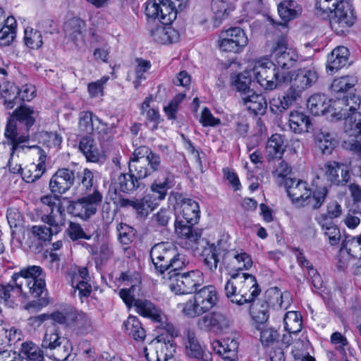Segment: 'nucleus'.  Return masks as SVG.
<instances>
[{
    "label": "nucleus",
    "mask_w": 361,
    "mask_h": 361,
    "mask_svg": "<svg viewBox=\"0 0 361 361\" xmlns=\"http://www.w3.org/2000/svg\"><path fill=\"white\" fill-rule=\"evenodd\" d=\"M200 214L199 204L190 198L181 200L175 207L176 232L180 236L179 244L185 249H196L200 240V235L192 227L197 223Z\"/></svg>",
    "instance_id": "1"
},
{
    "label": "nucleus",
    "mask_w": 361,
    "mask_h": 361,
    "mask_svg": "<svg viewBox=\"0 0 361 361\" xmlns=\"http://www.w3.org/2000/svg\"><path fill=\"white\" fill-rule=\"evenodd\" d=\"M315 13L322 18H328L332 30L337 34L348 31L356 19L352 5L343 0H317Z\"/></svg>",
    "instance_id": "2"
},
{
    "label": "nucleus",
    "mask_w": 361,
    "mask_h": 361,
    "mask_svg": "<svg viewBox=\"0 0 361 361\" xmlns=\"http://www.w3.org/2000/svg\"><path fill=\"white\" fill-rule=\"evenodd\" d=\"M38 116V111L27 105H21L14 110L7 121L4 132V135L8 140L9 145H12L13 154L20 149L24 150L25 148L34 147V146L25 145L29 140L27 136L17 137V123L18 122L23 125L26 130H28L34 125Z\"/></svg>",
    "instance_id": "3"
},
{
    "label": "nucleus",
    "mask_w": 361,
    "mask_h": 361,
    "mask_svg": "<svg viewBox=\"0 0 361 361\" xmlns=\"http://www.w3.org/2000/svg\"><path fill=\"white\" fill-rule=\"evenodd\" d=\"M224 290L233 303L243 305L253 300L260 293L256 278L247 273H230Z\"/></svg>",
    "instance_id": "4"
},
{
    "label": "nucleus",
    "mask_w": 361,
    "mask_h": 361,
    "mask_svg": "<svg viewBox=\"0 0 361 361\" xmlns=\"http://www.w3.org/2000/svg\"><path fill=\"white\" fill-rule=\"evenodd\" d=\"M285 188L293 203L314 209H318L322 205L328 192L326 187L317 188L312 192L307 182L294 178H286Z\"/></svg>",
    "instance_id": "5"
},
{
    "label": "nucleus",
    "mask_w": 361,
    "mask_h": 361,
    "mask_svg": "<svg viewBox=\"0 0 361 361\" xmlns=\"http://www.w3.org/2000/svg\"><path fill=\"white\" fill-rule=\"evenodd\" d=\"M360 105V99L354 94L332 101L325 94H316L312 95L307 101V108L312 114L319 116L332 111V115L338 119L345 116V112L343 111H347V109H343V106H349V110H353Z\"/></svg>",
    "instance_id": "6"
},
{
    "label": "nucleus",
    "mask_w": 361,
    "mask_h": 361,
    "mask_svg": "<svg viewBox=\"0 0 361 361\" xmlns=\"http://www.w3.org/2000/svg\"><path fill=\"white\" fill-rule=\"evenodd\" d=\"M150 257L154 268L167 278V272L178 271L184 267L188 261L185 256L177 252L175 247L169 243H161L154 245L150 252Z\"/></svg>",
    "instance_id": "7"
},
{
    "label": "nucleus",
    "mask_w": 361,
    "mask_h": 361,
    "mask_svg": "<svg viewBox=\"0 0 361 361\" xmlns=\"http://www.w3.org/2000/svg\"><path fill=\"white\" fill-rule=\"evenodd\" d=\"M248 71L253 82L265 91H272L282 83V73L268 56H261L250 61Z\"/></svg>",
    "instance_id": "8"
},
{
    "label": "nucleus",
    "mask_w": 361,
    "mask_h": 361,
    "mask_svg": "<svg viewBox=\"0 0 361 361\" xmlns=\"http://www.w3.org/2000/svg\"><path fill=\"white\" fill-rule=\"evenodd\" d=\"M178 331L170 323L163 326V331L156 336L145 349V357L148 361H167L175 352L173 338Z\"/></svg>",
    "instance_id": "9"
},
{
    "label": "nucleus",
    "mask_w": 361,
    "mask_h": 361,
    "mask_svg": "<svg viewBox=\"0 0 361 361\" xmlns=\"http://www.w3.org/2000/svg\"><path fill=\"white\" fill-rule=\"evenodd\" d=\"M217 301L218 296L215 287L205 286L188 300L179 303L178 307L185 316L195 318L210 310L216 305Z\"/></svg>",
    "instance_id": "10"
},
{
    "label": "nucleus",
    "mask_w": 361,
    "mask_h": 361,
    "mask_svg": "<svg viewBox=\"0 0 361 361\" xmlns=\"http://www.w3.org/2000/svg\"><path fill=\"white\" fill-rule=\"evenodd\" d=\"M291 295L288 292L281 293L277 288H271L266 292V300L255 305L252 317L255 325H264L269 318V307L286 310L290 305Z\"/></svg>",
    "instance_id": "11"
},
{
    "label": "nucleus",
    "mask_w": 361,
    "mask_h": 361,
    "mask_svg": "<svg viewBox=\"0 0 361 361\" xmlns=\"http://www.w3.org/2000/svg\"><path fill=\"white\" fill-rule=\"evenodd\" d=\"M160 166V157L144 146L135 149L129 161L130 172L140 179L149 176L158 171Z\"/></svg>",
    "instance_id": "12"
},
{
    "label": "nucleus",
    "mask_w": 361,
    "mask_h": 361,
    "mask_svg": "<svg viewBox=\"0 0 361 361\" xmlns=\"http://www.w3.org/2000/svg\"><path fill=\"white\" fill-rule=\"evenodd\" d=\"M267 52L272 56L276 62V66L281 73H288L286 71L292 68L300 60V55L295 48L289 47L286 36L281 35L266 46Z\"/></svg>",
    "instance_id": "13"
},
{
    "label": "nucleus",
    "mask_w": 361,
    "mask_h": 361,
    "mask_svg": "<svg viewBox=\"0 0 361 361\" xmlns=\"http://www.w3.org/2000/svg\"><path fill=\"white\" fill-rule=\"evenodd\" d=\"M176 271H168L165 279L167 286L175 294H190L204 283V274L198 269L183 274Z\"/></svg>",
    "instance_id": "14"
},
{
    "label": "nucleus",
    "mask_w": 361,
    "mask_h": 361,
    "mask_svg": "<svg viewBox=\"0 0 361 361\" xmlns=\"http://www.w3.org/2000/svg\"><path fill=\"white\" fill-rule=\"evenodd\" d=\"M248 43L245 31L240 27H231L221 30L216 41L220 52L234 54L242 53Z\"/></svg>",
    "instance_id": "15"
},
{
    "label": "nucleus",
    "mask_w": 361,
    "mask_h": 361,
    "mask_svg": "<svg viewBox=\"0 0 361 361\" xmlns=\"http://www.w3.org/2000/svg\"><path fill=\"white\" fill-rule=\"evenodd\" d=\"M102 200L101 192L98 190H94L92 193L71 202L69 210L74 216L87 220L96 214Z\"/></svg>",
    "instance_id": "16"
},
{
    "label": "nucleus",
    "mask_w": 361,
    "mask_h": 361,
    "mask_svg": "<svg viewBox=\"0 0 361 361\" xmlns=\"http://www.w3.org/2000/svg\"><path fill=\"white\" fill-rule=\"evenodd\" d=\"M25 280L30 294L34 297L40 296L45 290V280L42 269L39 266H30L22 269L19 273L13 275V280L16 281L20 277Z\"/></svg>",
    "instance_id": "17"
},
{
    "label": "nucleus",
    "mask_w": 361,
    "mask_h": 361,
    "mask_svg": "<svg viewBox=\"0 0 361 361\" xmlns=\"http://www.w3.org/2000/svg\"><path fill=\"white\" fill-rule=\"evenodd\" d=\"M317 79V71L312 67L300 68L288 73H282L283 82H290L302 92L314 85Z\"/></svg>",
    "instance_id": "18"
},
{
    "label": "nucleus",
    "mask_w": 361,
    "mask_h": 361,
    "mask_svg": "<svg viewBox=\"0 0 361 361\" xmlns=\"http://www.w3.org/2000/svg\"><path fill=\"white\" fill-rule=\"evenodd\" d=\"M119 286H130V288H123L119 290L118 295L127 307H135V292L139 290L141 282L140 275L136 271H128L121 274L118 279Z\"/></svg>",
    "instance_id": "19"
},
{
    "label": "nucleus",
    "mask_w": 361,
    "mask_h": 361,
    "mask_svg": "<svg viewBox=\"0 0 361 361\" xmlns=\"http://www.w3.org/2000/svg\"><path fill=\"white\" fill-rule=\"evenodd\" d=\"M223 262L229 274L247 271L253 264L251 256L242 249H233L228 251Z\"/></svg>",
    "instance_id": "20"
},
{
    "label": "nucleus",
    "mask_w": 361,
    "mask_h": 361,
    "mask_svg": "<svg viewBox=\"0 0 361 361\" xmlns=\"http://www.w3.org/2000/svg\"><path fill=\"white\" fill-rule=\"evenodd\" d=\"M79 128L80 130L87 133L97 134L98 138L102 140H105V137L106 140L110 137L107 125L91 111H82L80 114Z\"/></svg>",
    "instance_id": "21"
},
{
    "label": "nucleus",
    "mask_w": 361,
    "mask_h": 361,
    "mask_svg": "<svg viewBox=\"0 0 361 361\" xmlns=\"http://www.w3.org/2000/svg\"><path fill=\"white\" fill-rule=\"evenodd\" d=\"M63 345L59 350H62L63 353L59 360H66L70 355L73 346L70 340L61 337L58 330L55 327L47 329L42 341V347L51 350L56 349Z\"/></svg>",
    "instance_id": "22"
},
{
    "label": "nucleus",
    "mask_w": 361,
    "mask_h": 361,
    "mask_svg": "<svg viewBox=\"0 0 361 361\" xmlns=\"http://www.w3.org/2000/svg\"><path fill=\"white\" fill-rule=\"evenodd\" d=\"M42 221L48 224L49 227L44 225H38L33 226L31 228L33 236L42 241H49L53 235H56L60 231L61 227L64 224L63 221L52 215L42 216Z\"/></svg>",
    "instance_id": "23"
},
{
    "label": "nucleus",
    "mask_w": 361,
    "mask_h": 361,
    "mask_svg": "<svg viewBox=\"0 0 361 361\" xmlns=\"http://www.w3.org/2000/svg\"><path fill=\"white\" fill-rule=\"evenodd\" d=\"M70 281L74 293L78 292L81 300L88 297L92 292V286L89 283L90 277L86 267H78L69 273Z\"/></svg>",
    "instance_id": "24"
},
{
    "label": "nucleus",
    "mask_w": 361,
    "mask_h": 361,
    "mask_svg": "<svg viewBox=\"0 0 361 361\" xmlns=\"http://www.w3.org/2000/svg\"><path fill=\"white\" fill-rule=\"evenodd\" d=\"M303 92L290 84V87L281 97H274L269 102V107L272 112L279 113L288 109L301 97Z\"/></svg>",
    "instance_id": "25"
},
{
    "label": "nucleus",
    "mask_w": 361,
    "mask_h": 361,
    "mask_svg": "<svg viewBox=\"0 0 361 361\" xmlns=\"http://www.w3.org/2000/svg\"><path fill=\"white\" fill-rule=\"evenodd\" d=\"M85 26V21L77 18H71L64 24L63 29L66 37L79 49L85 46L84 35Z\"/></svg>",
    "instance_id": "26"
},
{
    "label": "nucleus",
    "mask_w": 361,
    "mask_h": 361,
    "mask_svg": "<svg viewBox=\"0 0 361 361\" xmlns=\"http://www.w3.org/2000/svg\"><path fill=\"white\" fill-rule=\"evenodd\" d=\"M188 0H161L158 19L162 24H171L177 16L178 10H183Z\"/></svg>",
    "instance_id": "27"
},
{
    "label": "nucleus",
    "mask_w": 361,
    "mask_h": 361,
    "mask_svg": "<svg viewBox=\"0 0 361 361\" xmlns=\"http://www.w3.org/2000/svg\"><path fill=\"white\" fill-rule=\"evenodd\" d=\"M175 185L174 176L169 172H165L157 176L150 185V190L155 195L153 199L158 202L164 200L168 190Z\"/></svg>",
    "instance_id": "28"
},
{
    "label": "nucleus",
    "mask_w": 361,
    "mask_h": 361,
    "mask_svg": "<svg viewBox=\"0 0 361 361\" xmlns=\"http://www.w3.org/2000/svg\"><path fill=\"white\" fill-rule=\"evenodd\" d=\"M73 182V172L67 169H61L51 177L49 188L54 193L63 194L71 188Z\"/></svg>",
    "instance_id": "29"
},
{
    "label": "nucleus",
    "mask_w": 361,
    "mask_h": 361,
    "mask_svg": "<svg viewBox=\"0 0 361 361\" xmlns=\"http://www.w3.org/2000/svg\"><path fill=\"white\" fill-rule=\"evenodd\" d=\"M33 146L34 147H31L30 149H34L37 151V154L39 155L37 162L30 163L22 170V177L27 183H32L39 179L45 171L47 156L40 148L35 145Z\"/></svg>",
    "instance_id": "30"
},
{
    "label": "nucleus",
    "mask_w": 361,
    "mask_h": 361,
    "mask_svg": "<svg viewBox=\"0 0 361 361\" xmlns=\"http://www.w3.org/2000/svg\"><path fill=\"white\" fill-rule=\"evenodd\" d=\"M135 308L140 315L149 318L161 326L168 323L166 315L149 300H137L135 302Z\"/></svg>",
    "instance_id": "31"
},
{
    "label": "nucleus",
    "mask_w": 361,
    "mask_h": 361,
    "mask_svg": "<svg viewBox=\"0 0 361 361\" xmlns=\"http://www.w3.org/2000/svg\"><path fill=\"white\" fill-rule=\"evenodd\" d=\"M69 320L68 328L76 334L87 335L93 331L92 320L83 312L71 311Z\"/></svg>",
    "instance_id": "32"
},
{
    "label": "nucleus",
    "mask_w": 361,
    "mask_h": 361,
    "mask_svg": "<svg viewBox=\"0 0 361 361\" xmlns=\"http://www.w3.org/2000/svg\"><path fill=\"white\" fill-rule=\"evenodd\" d=\"M214 351L219 355L224 361H237L238 343L231 338L223 341H214L212 343Z\"/></svg>",
    "instance_id": "33"
},
{
    "label": "nucleus",
    "mask_w": 361,
    "mask_h": 361,
    "mask_svg": "<svg viewBox=\"0 0 361 361\" xmlns=\"http://www.w3.org/2000/svg\"><path fill=\"white\" fill-rule=\"evenodd\" d=\"M27 300L26 293H23L20 286L11 285L0 286V302H4L10 307H14L19 303L23 304Z\"/></svg>",
    "instance_id": "34"
},
{
    "label": "nucleus",
    "mask_w": 361,
    "mask_h": 361,
    "mask_svg": "<svg viewBox=\"0 0 361 361\" xmlns=\"http://www.w3.org/2000/svg\"><path fill=\"white\" fill-rule=\"evenodd\" d=\"M228 325L227 318L224 315L219 313L207 314L197 322V326L200 329L206 331H212L216 334L221 333Z\"/></svg>",
    "instance_id": "35"
},
{
    "label": "nucleus",
    "mask_w": 361,
    "mask_h": 361,
    "mask_svg": "<svg viewBox=\"0 0 361 361\" xmlns=\"http://www.w3.org/2000/svg\"><path fill=\"white\" fill-rule=\"evenodd\" d=\"M359 107L360 106L355 109L349 110V106H343V109H347V111L341 118H345L344 131L349 137H357L361 135V113L356 111Z\"/></svg>",
    "instance_id": "36"
},
{
    "label": "nucleus",
    "mask_w": 361,
    "mask_h": 361,
    "mask_svg": "<svg viewBox=\"0 0 361 361\" xmlns=\"http://www.w3.org/2000/svg\"><path fill=\"white\" fill-rule=\"evenodd\" d=\"M169 25H157L152 28L150 30L151 37L161 44L177 42L179 40L180 35L176 29Z\"/></svg>",
    "instance_id": "37"
},
{
    "label": "nucleus",
    "mask_w": 361,
    "mask_h": 361,
    "mask_svg": "<svg viewBox=\"0 0 361 361\" xmlns=\"http://www.w3.org/2000/svg\"><path fill=\"white\" fill-rule=\"evenodd\" d=\"M288 127L296 134H303L310 132L312 123L308 116L300 111H292L288 115Z\"/></svg>",
    "instance_id": "38"
},
{
    "label": "nucleus",
    "mask_w": 361,
    "mask_h": 361,
    "mask_svg": "<svg viewBox=\"0 0 361 361\" xmlns=\"http://www.w3.org/2000/svg\"><path fill=\"white\" fill-rule=\"evenodd\" d=\"M349 51L345 47L335 48L328 56L326 71L332 75L343 68L347 63Z\"/></svg>",
    "instance_id": "39"
},
{
    "label": "nucleus",
    "mask_w": 361,
    "mask_h": 361,
    "mask_svg": "<svg viewBox=\"0 0 361 361\" xmlns=\"http://www.w3.org/2000/svg\"><path fill=\"white\" fill-rule=\"evenodd\" d=\"M242 101L247 109L254 115H264L267 109V102L265 97L254 92L243 96Z\"/></svg>",
    "instance_id": "40"
},
{
    "label": "nucleus",
    "mask_w": 361,
    "mask_h": 361,
    "mask_svg": "<svg viewBox=\"0 0 361 361\" xmlns=\"http://www.w3.org/2000/svg\"><path fill=\"white\" fill-rule=\"evenodd\" d=\"M252 81H253L252 78L251 73L248 71L247 66L242 73H233L230 76L231 87L240 94L241 97L252 91L250 90Z\"/></svg>",
    "instance_id": "41"
},
{
    "label": "nucleus",
    "mask_w": 361,
    "mask_h": 361,
    "mask_svg": "<svg viewBox=\"0 0 361 361\" xmlns=\"http://www.w3.org/2000/svg\"><path fill=\"white\" fill-rule=\"evenodd\" d=\"M316 221L321 226L324 235L331 245H336L340 242L341 235L338 227L326 215H319Z\"/></svg>",
    "instance_id": "42"
},
{
    "label": "nucleus",
    "mask_w": 361,
    "mask_h": 361,
    "mask_svg": "<svg viewBox=\"0 0 361 361\" xmlns=\"http://www.w3.org/2000/svg\"><path fill=\"white\" fill-rule=\"evenodd\" d=\"M211 8L213 13V25L214 27H218L234 10V6L226 0H212Z\"/></svg>",
    "instance_id": "43"
},
{
    "label": "nucleus",
    "mask_w": 361,
    "mask_h": 361,
    "mask_svg": "<svg viewBox=\"0 0 361 361\" xmlns=\"http://www.w3.org/2000/svg\"><path fill=\"white\" fill-rule=\"evenodd\" d=\"M278 13L285 23L290 22L298 18L302 8L297 1L294 0H283L278 4Z\"/></svg>",
    "instance_id": "44"
},
{
    "label": "nucleus",
    "mask_w": 361,
    "mask_h": 361,
    "mask_svg": "<svg viewBox=\"0 0 361 361\" xmlns=\"http://www.w3.org/2000/svg\"><path fill=\"white\" fill-rule=\"evenodd\" d=\"M183 341L188 356L194 358L200 356L204 348L200 345L193 328L188 326L184 330Z\"/></svg>",
    "instance_id": "45"
},
{
    "label": "nucleus",
    "mask_w": 361,
    "mask_h": 361,
    "mask_svg": "<svg viewBox=\"0 0 361 361\" xmlns=\"http://www.w3.org/2000/svg\"><path fill=\"white\" fill-rule=\"evenodd\" d=\"M350 240L343 243L338 255L337 267L341 270H345L351 267L353 271L356 262L359 258L354 252L349 250Z\"/></svg>",
    "instance_id": "46"
},
{
    "label": "nucleus",
    "mask_w": 361,
    "mask_h": 361,
    "mask_svg": "<svg viewBox=\"0 0 361 361\" xmlns=\"http://www.w3.org/2000/svg\"><path fill=\"white\" fill-rule=\"evenodd\" d=\"M285 148L283 137L280 134L272 135L267 141L265 149L267 160L281 158Z\"/></svg>",
    "instance_id": "47"
},
{
    "label": "nucleus",
    "mask_w": 361,
    "mask_h": 361,
    "mask_svg": "<svg viewBox=\"0 0 361 361\" xmlns=\"http://www.w3.org/2000/svg\"><path fill=\"white\" fill-rule=\"evenodd\" d=\"M123 329L126 334L137 341H143L146 337V332L138 318L135 316H129L123 322Z\"/></svg>",
    "instance_id": "48"
},
{
    "label": "nucleus",
    "mask_w": 361,
    "mask_h": 361,
    "mask_svg": "<svg viewBox=\"0 0 361 361\" xmlns=\"http://www.w3.org/2000/svg\"><path fill=\"white\" fill-rule=\"evenodd\" d=\"M79 149L89 161L97 162L102 157L101 151L90 136H85L80 140Z\"/></svg>",
    "instance_id": "49"
},
{
    "label": "nucleus",
    "mask_w": 361,
    "mask_h": 361,
    "mask_svg": "<svg viewBox=\"0 0 361 361\" xmlns=\"http://www.w3.org/2000/svg\"><path fill=\"white\" fill-rule=\"evenodd\" d=\"M316 147L324 154H330L335 147V142L331 135L325 130H319L314 134Z\"/></svg>",
    "instance_id": "50"
},
{
    "label": "nucleus",
    "mask_w": 361,
    "mask_h": 361,
    "mask_svg": "<svg viewBox=\"0 0 361 361\" xmlns=\"http://www.w3.org/2000/svg\"><path fill=\"white\" fill-rule=\"evenodd\" d=\"M201 255L204 264L209 270H215L219 263V248L218 245L205 242Z\"/></svg>",
    "instance_id": "51"
},
{
    "label": "nucleus",
    "mask_w": 361,
    "mask_h": 361,
    "mask_svg": "<svg viewBox=\"0 0 361 361\" xmlns=\"http://www.w3.org/2000/svg\"><path fill=\"white\" fill-rule=\"evenodd\" d=\"M259 331V341L263 346H269L279 341L280 334L278 330L268 325H255Z\"/></svg>",
    "instance_id": "52"
},
{
    "label": "nucleus",
    "mask_w": 361,
    "mask_h": 361,
    "mask_svg": "<svg viewBox=\"0 0 361 361\" xmlns=\"http://www.w3.org/2000/svg\"><path fill=\"white\" fill-rule=\"evenodd\" d=\"M285 330L289 334H296L302 329V317L297 311L288 312L283 318Z\"/></svg>",
    "instance_id": "53"
},
{
    "label": "nucleus",
    "mask_w": 361,
    "mask_h": 361,
    "mask_svg": "<svg viewBox=\"0 0 361 361\" xmlns=\"http://www.w3.org/2000/svg\"><path fill=\"white\" fill-rule=\"evenodd\" d=\"M41 202L49 207L51 212L49 215L56 216L64 223V214L61 207V202L57 195H45L41 198Z\"/></svg>",
    "instance_id": "54"
},
{
    "label": "nucleus",
    "mask_w": 361,
    "mask_h": 361,
    "mask_svg": "<svg viewBox=\"0 0 361 361\" xmlns=\"http://www.w3.org/2000/svg\"><path fill=\"white\" fill-rule=\"evenodd\" d=\"M15 20L13 17L5 18L4 23L0 27V44L8 45L15 37Z\"/></svg>",
    "instance_id": "55"
},
{
    "label": "nucleus",
    "mask_w": 361,
    "mask_h": 361,
    "mask_svg": "<svg viewBox=\"0 0 361 361\" xmlns=\"http://www.w3.org/2000/svg\"><path fill=\"white\" fill-rule=\"evenodd\" d=\"M341 165L334 161H329L320 168V174L331 183H338L339 171Z\"/></svg>",
    "instance_id": "56"
},
{
    "label": "nucleus",
    "mask_w": 361,
    "mask_h": 361,
    "mask_svg": "<svg viewBox=\"0 0 361 361\" xmlns=\"http://www.w3.org/2000/svg\"><path fill=\"white\" fill-rule=\"evenodd\" d=\"M135 63V71L133 73L128 74V78L132 80L133 75H134L135 80H133V84L135 88L137 89L140 86V81L145 78L144 74L150 68L151 64L149 61L140 59H137Z\"/></svg>",
    "instance_id": "57"
},
{
    "label": "nucleus",
    "mask_w": 361,
    "mask_h": 361,
    "mask_svg": "<svg viewBox=\"0 0 361 361\" xmlns=\"http://www.w3.org/2000/svg\"><path fill=\"white\" fill-rule=\"evenodd\" d=\"M159 205L158 202L153 199V196L147 195L142 200H136L134 209L141 215H147Z\"/></svg>",
    "instance_id": "58"
},
{
    "label": "nucleus",
    "mask_w": 361,
    "mask_h": 361,
    "mask_svg": "<svg viewBox=\"0 0 361 361\" xmlns=\"http://www.w3.org/2000/svg\"><path fill=\"white\" fill-rule=\"evenodd\" d=\"M116 184V188L123 192H130L138 186L137 179L128 173L121 174L118 177Z\"/></svg>",
    "instance_id": "59"
},
{
    "label": "nucleus",
    "mask_w": 361,
    "mask_h": 361,
    "mask_svg": "<svg viewBox=\"0 0 361 361\" xmlns=\"http://www.w3.org/2000/svg\"><path fill=\"white\" fill-rule=\"evenodd\" d=\"M24 41L30 49H39L42 45V37L40 32L27 27L24 32Z\"/></svg>",
    "instance_id": "60"
},
{
    "label": "nucleus",
    "mask_w": 361,
    "mask_h": 361,
    "mask_svg": "<svg viewBox=\"0 0 361 361\" xmlns=\"http://www.w3.org/2000/svg\"><path fill=\"white\" fill-rule=\"evenodd\" d=\"M21 353L28 360L33 361H43L44 355L41 349L33 343H23Z\"/></svg>",
    "instance_id": "61"
},
{
    "label": "nucleus",
    "mask_w": 361,
    "mask_h": 361,
    "mask_svg": "<svg viewBox=\"0 0 361 361\" xmlns=\"http://www.w3.org/2000/svg\"><path fill=\"white\" fill-rule=\"evenodd\" d=\"M97 38L98 37H96L95 39L99 43V44L97 47L94 48L93 56L95 60L106 63L109 59L111 51L110 47L104 39Z\"/></svg>",
    "instance_id": "62"
},
{
    "label": "nucleus",
    "mask_w": 361,
    "mask_h": 361,
    "mask_svg": "<svg viewBox=\"0 0 361 361\" xmlns=\"http://www.w3.org/2000/svg\"><path fill=\"white\" fill-rule=\"evenodd\" d=\"M356 82L354 77L346 76L335 79L331 85V88L334 92H345L352 88Z\"/></svg>",
    "instance_id": "63"
},
{
    "label": "nucleus",
    "mask_w": 361,
    "mask_h": 361,
    "mask_svg": "<svg viewBox=\"0 0 361 361\" xmlns=\"http://www.w3.org/2000/svg\"><path fill=\"white\" fill-rule=\"evenodd\" d=\"M109 80L107 75L102 76L99 80L92 82L87 85V91L91 97H97L103 95L104 85Z\"/></svg>",
    "instance_id": "64"
}]
</instances>
